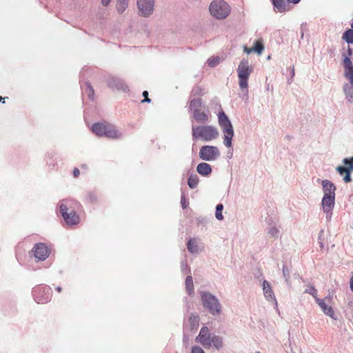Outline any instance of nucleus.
I'll use <instances>...</instances> for the list:
<instances>
[{
	"instance_id": "27",
	"label": "nucleus",
	"mask_w": 353,
	"mask_h": 353,
	"mask_svg": "<svg viewBox=\"0 0 353 353\" xmlns=\"http://www.w3.org/2000/svg\"><path fill=\"white\" fill-rule=\"evenodd\" d=\"M185 287L187 289V291L189 294H191L193 293L194 291V285H193V280L192 276H188L186 277L185 279Z\"/></svg>"
},
{
	"instance_id": "7",
	"label": "nucleus",
	"mask_w": 353,
	"mask_h": 353,
	"mask_svg": "<svg viewBox=\"0 0 353 353\" xmlns=\"http://www.w3.org/2000/svg\"><path fill=\"white\" fill-rule=\"evenodd\" d=\"M252 68L250 65L249 62L247 59H243L237 69L239 83L241 89H245L248 91V79L251 73L252 72Z\"/></svg>"
},
{
	"instance_id": "12",
	"label": "nucleus",
	"mask_w": 353,
	"mask_h": 353,
	"mask_svg": "<svg viewBox=\"0 0 353 353\" xmlns=\"http://www.w3.org/2000/svg\"><path fill=\"white\" fill-rule=\"evenodd\" d=\"M219 155V149L212 145L202 146L199 151V157L208 161L215 160Z\"/></svg>"
},
{
	"instance_id": "36",
	"label": "nucleus",
	"mask_w": 353,
	"mask_h": 353,
	"mask_svg": "<svg viewBox=\"0 0 353 353\" xmlns=\"http://www.w3.org/2000/svg\"><path fill=\"white\" fill-rule=\"evenodd\" d=\"M283 273L284 276L286 278V280H288L289 277V270L288 269V267L285 265H283Z\"/></svg>"
},
{
	"instance_id": "13",
	"label": "nucleus",
	"mask_w": 353,
	"mask_h": 353,
	"mask_svg": "<svg viewBox=\"0 0 353 353\" xmlns=\"http://www.w3.org/2000/svg\"><path fill=\"white\" fill-rule=\"evenodd\" d=\"M139 14L143 17H149L154 11V0H137Z\"/></svg>"
},
{
	"instance_id": "40",
	"label": "nucleus",
	"mask_w": 353,
	"mask_h": 353,
	"mask_svg": "<svg viewBox=\"0 0 353 353\" xmlns=\"http://www.w3.org/2000/svg\"><path fill=\"white\" fill-rule=\"evenodd\" d=\"M111 0H101V3L103 6H108Z\"/></svg>"
},
{
	"instance_id": "24",
	"label": "nucleus",
	"mask_w": 353,
	"mask_h": 353,
	"mask_svg": "<svg viewBox=\"0 0 353 353\" xmlns=\"http://www.w3.org/2000/svg\"><path fill=\"white\" fill-rule=\"evenodd\" d=\"M128 6V0H117V10L122 13Z\"/></svg>"
},
{
	"instance_id": "21",
	"label": "nucleus",
	"mask_w": 353,
	"mask_h": 353,
	"mask_svg": "<svg viewBox=\"0 0 353 353\" xmlns=\"http://www.w3.org/2000/svg\"><path fill=\"white\" fill-rule=\"evenodd\" d=\"M272 3L276 10L279 12H284L290 10L285 0H272Z\"/></svg>"
},
{
	"instance_id": "41",
	"label": "nucleus",
	"mask_w": 353,
	"mask_h": 353,
	"mask_svg": "<svg viewBox=\"0 0 353 353\" xmlns=\"http://www.w3.org/2000/svg\"><path fill=\"white\" fill-rule=\"evenodd\" d=\"M347 57L350 59V57L352 55V50L349 47L347 49Z\"/></svg>"
},
{
	"instance_id": "23",
	"label": "nucleus",
	"mask_w": 353,
	"mask_h": 353,
	"mask_svg": "<svg viewBox=\"0 0 353 353\" xmlns=\"http://www.w3.org/2000/svg\"><path fill=\"white\" fill-rule=\"evenodd\" d=\"M263 48H264V47H263L262 42L261 41H257L255 43L254 46L252 48L248 50L245 48V50L247 51L248 53L251 52L252 51H254V52H257L258 54H261L262 52Z\"/></svg>"
},
{
	"instance_id": "32",
	"label": "nucleus",
	"mask_w": 353,
	"mask_h": 353,
	"mask_svg": "<svg viewBox=\"0 0 353 353\" xmlns=\"http://www.w3.org/2000/svg\"><path fill=\"white\" fill-rule=\"evenodd\" d=\"M305 292L312 294L315 299L316 298H318L316 296V290L313 286H311L309 289L306 290Z\"/></svg>"
},
{
	"instance_id": "17",
	"label": "nucleus",
	"mask_w": 353,
	"mask_h": 353,
	"mask_svg": "<svg viewBox=\"0 0 353 353\" xmlns=\"http://www.w3.org/2000/svg\"><path fill=\"white\" fill-rule=\"evenodd\" d=\"M343 66L345 69V77L353 85V65L351 59L349 57H344Z\"/></svg>"
},
{
	"instance_id": "34",
	"label": "nucleus",
	"mask_w": 353,
	"mask_h": 353,
	"mask_svg": "<svg viewBox=\"0 0 353 353\" xmlns=\"http://www.w3.org/2000/svg\"><path fill=\"white\" fill-rule=\"evenodd\" d=\"M143 96L144 97V99H143L141 101V103H145V102H148V103H150V99L148 97V91H143Z\"/></svg>"
},
{
	"instance_id": "16",
	"label": "nucleus",
	"mask_w": 353,
	"mask_h": 353,
	"mask_svg": "<svg viewBox=\"0 0 353 353\" xmlns=\"http://www.w3.org/2000/svg\"><path fill=\"white\" fill-rule=\"evenodd\" d=\"M334 200H335V196L334 195H329L326 194V196H323L321 205L323 211L327 214H330L331 211L332 210V208L334 205Z\"/></svg>"
},
{
	"instance_id": "3",
	"label": "nucleus",
	"mask_w": 353,
	"mask_h": 353,
	"mask_svg": "<svg viewBox=\"0 0 353 353\" xmlns=\"http://www.w3.org/2000/svg\"><path fill=\"white\" fill-rule=\"evenodd\" d=\"M92 131L98 137L105 136L110 139H119L121 133L116 128L107 122L95 123L92 126Z\"/></svg>"
},
{
	"instance_id": "31",
	"label": "nucleus",
	"mask_w": 353,
	"mask_h": 353,
	"mask_svg": "<svg viewBox=\"0 0 353 353\" xmlns=\"http://www.w3.org/2000/svg\"><path fill=\"white\" fill-rule=\"evenodd\" d=\"M219 63V58L218 57H214V58H210L208 60V63L210 67H214Z\"/></svg>"
},
{
	"instance_id": "11",
	"label": "nucleus",
	"mask_w": 353,
	"mask_h": 353,
	"mask_svg": "<svg viewBox=\"0 0 353 353\" xmlns=\"http://www.w3.org/2000/svg\"><path fill=\"white\" fill-rule=\"evenodd\" d=\"M31 252L38 261H45L50 254L51 249L46 243H38L32 248Z\"/></svg>"
},
{
	"instance_id": "38",
	"label": "nucleus",
	"mask_w": 353,
	"mask_h": 353,
	"mask_svg": "<svg viewBox=\"0 0 353 353\" xmlns=\"http://www.w3.org/2000/svg\"><path fill=\"white\" fill-rule=\"evenodd\" d=\"M80 174V171L78 168H75L73 170V176L75 178H77Z\"/></svg>"
},
{
	"instance_id": "44",
	"label": "nucleus",
	"mask_w": 353,
	"mask_h": 353,
	"mask_svg": "<svg viewBox=\"0 0 353 353\" xmlns=\"http://www.w3.org/2000/svg\"><path fill=\"white\" fill-rule=\"evenodd\" d=\"M89 89H90V95L92 96L94 94V89L90 85H89Z\"/></svg>"
},
{
	"instance_id": "26",
	"label": "nucleus",
	"mask_w": 353,
	"mask_h": 353,
	"mask_svg": "<svg viewBox=\"0 0 353 353\" xmlns=\"http://www.w3.org/2000/svg\"><path fill=\"white\" fill-rule=\"evenodd\" d=\"M199 181V180L196 175H191L188 181V186L191 189H194L197 186Z\"/></svg>"
},
{
	"instance_id": "15",
	"label": "nucleus",
	"mask_w": 353,
	"mask_h": 353,
	"mask_svg": "<svg viewBox=\"0 0 353 353\" xmlns=\"http://www.w3.org/2000/svg\"><path fill=\"white\" fill-rule=\"evenodd\" d=\"M106 82L108 85L112 89L118 90H126L128 89V86L123 80L116 77H110Z\"/></svg>"
},
{
	"instance_id": "9",
	"label": "nucleus",
	"mask_w": 353,
	"mask_h": 353,
	"mask_svg": "<svg viewBox=\"0 0 353 353\" xmlns=\"http://www.w3.org/2000/svg\"><path fill=\"white\" fill-rule=\"evenodd\" d=\"M34 300L37 303H48L52 297V290L49 286H37L33 289Z\"/></svg>"
},
{
	"instance_id": "25",
	"label": "nucleus",
	"mask_w": 353,
	"mask_h": 353,
	"mask_svg": "<svg viewBox=\"0 0 353 353\" xmlns=\"http://www.w3.org/2000/svg\"><path fill=\"white\" fill-rule=\"evenodd\" d=\"M343 39H344L348 43H353V30L348 29L343 34L342 37Z\"/></svg>"
},
{
	"instance_id": "28",
	"label": "nucleus",
	"mask_w": 353,
	"mask_h": 353,
	"mask_svg": "<svg viewBox=\"0 0 353 353\" xmlns=\"http://www.w3.org/2000/svg\"><path fill=\"white\" fill-rule=\"evenodd\" d=\"M187 248L189 252L191 253H196L198 251L197 245L194 239H190L188 241L187 244Z\"/></svg>"
},
{
	"instance_id": "18",
	"label": "nucleus",
	"mask_w": 353,
	"mask_h": 353,
	"mask_svg": "<svg viewBox=\"0 0 353 353\" xmlns=\"http://www.w3.org/2000/svg\"><path fill=\"white\" fill-rule=\"evenodd\" d=\"M263 290L265 297L268 301H273L275 302V303H276V300L270 283L265 280L263 283Z\"/></svg>"
},
{
	"instance_id": "19",
	"label": "nucleus",
	"mask_w": 353,
	"mask_h": 353,
	"mask_svg": "<svg viewBox=\"0 0 353 353\" xmlns=\"http://www.w3.org/2000/svg\"><path fill=\"white\" fill-rule=\"evenodd\" d=\"M322 185L323 189L324 195H334L335 196V190L336 187L333 183H332L329 180H323L322 181Z\"/></svg>"
},
{
	"instance_id": "29",
	"label": "nucleus",
	"mask_w": 353,
	"mask_h": 353,
	"mask_svg": "<svg viewBox=\"0 0 353 353\" xmlns=\"http://www.w3.org/2000/svg\"><path fill=\"white\" fill-rule=\"evenodd\" d=\"M223 209V205L220 203V204H218L216 207V213H215V216H216V218L218 219V220H223V216L222 215V210Z\"/></svg>"
},
{
	"instance_id": "30",
	"label": "nucleus",
	"mask_w": 353,
	"mask_h": 353,
	"mask_svg": "<svg viewBox=\"0 0 353 353\" xmlns=\"http://www.w3.org/2000/svg\"><path fill=\"white\" fill-rule=\"evenodd\" d=\"M189 321L190 322L192 327H196L199 325V316L192 315L190 316Z\"/></svg>"
},
{
	"instance_id": "22",
	"label": "nucleus",
	"mask_w": 353,
	"mask_h": 353,
	"mask_svg": "<svg viewBox=\"0 0 353 353\" xmlns=\"http://www.w3.org/2000/svg\"><path fill=\"white\" fill-rule=\"evenodd\" d=\"M193 117L197 122L204 123L208 121V115L201 110H195L193 112Z\"/></svg>"
},
{
	"instance_id": "10",
	"label": "nucleus",
	"mask_w": 353,
	"mask_h": 353,
	"mask_svg": "<svg viewBox=\"0 0 353 353\" xmlns=\"http://www.w3.org/2000/svg\"><path fill=\"white\" fill-rule=\"evenodd\" d=\"M316 303L319 305L323 313L333 319H336L332 305V296L329 295L324 299L316 298Z\"/></svg>"
},
{
	"instance_id": "37",
	"label": "nucleus",
	"mask_w": 353,
	"mask_h": 353,
	"mask_svg": "<svg viewBox=\"0 0 353 353\" xmlns=\"http://www.w3.org/2000/svg\"><path fill=\"white\" fill-rule=\"evenodd\" d=\"M88 196L90 201H94L97 199V195L94 192H89Z\"/></svg>"
},
{
	"instance_id": "14",
	"label": "nucleus",
	"mask_w": 353,
	"mask_h": 353,
	"mask_svg": "<svg viewBox=\"0 0 353 353\" xmlns=\"http://www.w3.org/2000/svg\"><path fill=\"white\" fill-rule=\"evenodd\" d=\"M343 163L346 165V167L338 166L336 168V170L341 175H343L345 174L343 180L345 183H349L352 181L350 172L353 171V162L352 160L345 159L343 160Z\"/></svg>"
},
{
	"instance_id": "2",
	"label": "nucleus",
	"mask_w": 353,
	"mask_h": 353,
	"mask_svg": "<svg viewBox=\"0 0 353 353\" xmlns=\"http://www.w3.org/2000/svg\"><path fill=\"white\" fill-rule=\"evenodd\" d=\"M196 341L206 349L212 346L219 349L223 345L221 339L218 336L212 335L207 327H203L201 329L199 335L196 337Z\"/></svg>"
},
{
	"instance_id": "5",
	"label": "nucleus",
	"mask_w": 353,
	"mask_h": 353,
	"mask_svg": "<svg viewBox=\"0 0 353 353\" xmlns=\"http://www.w3.org/2000/svg\"><path fill=\"white\" fill-rule=\"evenodd\" d=\"M219 123L224 134V145L230 148L232 146V139L234 137L232 125L223 111L219 114Z\"/></svg>"
},
{
	"instance_id": "6",
	"label": "nucleus",
	"mask_w": 353,
	"mask_h": 353,
	"mask_svg": "<svg viewBox=\"0 0 353 353\" xmlns=\"http://www.w3.org/2000/svg\"><path fill=\"white\" fill-rule=\"evenodd\" d=\"M210 14L217 19H223L230 13V5L223 0H214L209 6Z\"/></svg>"
},
{
	"instance_id": "47",
	"label": "nucleus",
	"mask_w": 353,
	"mask_h": 353,
	"mask_svg": "<svg viewBox=\"0 0 353 353\" xmlns=\"http://www.w3.org/2000/svg\"><path fill=\"white\" fill-rule=\"evenodd\" d=\"M350 160H352V162H353V157H352V158H351Z\"/></svg>"
},
{
	"instance_id": "33",
	"label": "nucleus",
	"mask_w": 353,
	"mask_h": 353,
	"mask_svg": "<svg viewBox=\"0 0 353 353\" xmlns=\"http://www.w3.org/2000/svg\"><path fill=\"white\" fill-rule=\"evenodd\" d=\"M191 353H205L203 350L199 346H194L192 348Z\"/></svg>"
},
{
	"instance_id": "35",
	"label": "nucleus",
	"mask_w": 353,
	"mask_h": 353,
	"mask_svg": "<svg viewBox=\"0 0 353 353\" xmlns=\"http://www.w3.org/2000/svg\"><path fill=\"white\" fill-rule=\"evenodd\" d=\"M181 203L183 209L186 208L188 205V201L186 200L185 196H182Z\"/></svg>"
},
{
	"instance_id": "39",
	"label": "nucleus",
	"mask_w": 353,
	"mask_h": 353,
	"mask_svg": "<svg viewBox=\"0 0 353 353\" xmlns=\"http://www.w3.org/2000/svg\"><path fill=\"white\" fill-rule=\"evenodd\" d=\"M279 231L276 228H272L270 230V234H271V235H272L273 236H275L276 235H277Z\"/></svg>"
},
{
	"instance_id": "4",
	"label": "nucleus",
	"mask_w": 353,
	"mask_h": 353,
	"mask_svg": "<svg viewBox=\"0 0 353 353\" xmlns=\"http://www.w3.org/2000/svg\"><path fill=\"white\" fill-rule=\"evenodd\" d=\"M74 203L72 201H65L59 206L60 213L64 221L70 226L77 225L80 221L79 215L72 209Z\"/></svg>"
},
{
	"instance_id": "46",
	"label": "nucleus",
	"mask_w": 353,
	"mask_h": 353,
	"mask_svg": "<svg viewBox=\"0 0 353 353\" xmlns=\"http://www.w3.org/2000/svg\"><path fill=\"white\" fill-rule=\"evenodd\" d=\"M56 290H57L58 292H61V290H62V289H61V287H57V288H56Z\"/></svg>"
},
{
	"instance_id": "42",
	"label": "nucleus",
	"mask_w": 353,
	"mask_h": 353,
	"mask_svg": "<svg viewBox=\"0 0 353 353\" xmlns=\"http://www.w3.org/2000/svg\"><path fill=\"white\" fill-rule=\"evenodd\" d=\"M288 3L296 4L300 2L301 0H286Z\"/></svg>"
},
{
	"instance_id": "43",
	"label": "nucleus",
	"mask_w": 353,
	"mask_h": 353,
	"mask_svg": "<svg viewBox=\"0 0 353 353\" xmlns=\"http://www.w3.org/2000/svg\"><path fill=\"white\" fill-rule=\"evenodd\" d=\"M350 284L351 290L353 292V276H352V278L350 279Z\"/></svg>"
},
{
	"instance_id": "45",
	"label": "nucleus",
	"mask_w": 353,
	"mask_h": 353,
	"mask_svg": "<svg viewBox=\"0 0 353 353\" xmlns=\"http://www.w3.org/2000/svg\"><path fill=\"white\" fill-rule=\"evenodd\" d=\"M7 97H0V102L2 103H5V100Z\"/></svg>"
},
{
	"instance_id": "20",
	"label": "nucleus",
	"mask_w": 353,
	"mask_h": 353,
	"mask_svg": "<svg viewBox=\"0 0 353 353\" xmlns=\"http://www.w3.org/2000/svg\"><path fill=\"white\" fill-rule=\"evenodd\" d=\"M196 171L202 176H208L212 172V168L210 164L201 163L197 165Z\"/></svg>"
},
{
	"instance_id": "8",
	"label": "nucleus",
	"mask_w": 353,
	"mask_h": 353,
	"mask_svg": "<svg viewBox=\"0 0 353 353\" xmlns=\"http://www.w3.org/2000/svg\"><path fill=\"white\" fill-rule=\"evenodd\" d=\"M201 300L204 307L213 315L221 312V305L218 299L213 295L208 292L201 293Z\"/></svg>"
},
{
	"instance_id": "1",
	"label": "nucleus",
	"mask_w": 353,
	"mask_h": 353,
	"mask_svg": "<svg viewBox=\"0 0 353 353\" xmlns=\"http://www.w3.org/2000/svg\"><path fill=\"white\" fill-rule=\"evenodd\" d=\"M219 131L213 125H203L192 127V137L194 139H201L210 141L219 137Z\"/></svg>"
}]
</instances>
